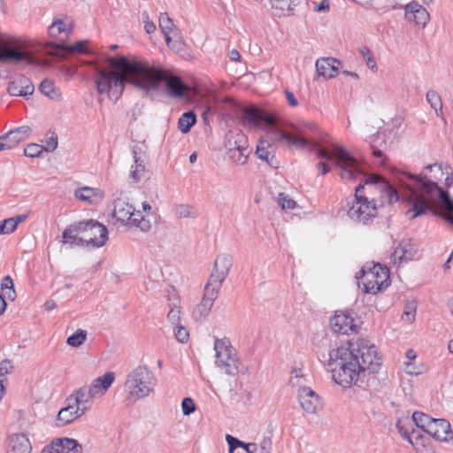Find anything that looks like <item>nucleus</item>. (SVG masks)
<instances>
[{"instance_id": "nucleus-1", "label": "nucleus", "mask_w": 453, "mask_h": 453, "mask_svg": "<svg viewBox=\"0 0 453 453\" xmlns=\"http://www.w3.org/2000/svg\"><path fill=\"white\" fill-rule=\"evenodd\" d=\"M107 63L108 68L95 67L93 80L97 93L106 94L115 102L120 98L127 84L146 93L157 92L165 85L172 97L183 96L188 88L180 77L134 56L110 57Z\"/></svg>"}, {"instance_id": "nucleus-2", "label": "nucleus", "mask_w": 453, "mask_h": 453, "mask_svg": "<svg viewBox=\"0 0 453 453\" xmlns=\"http://www.w3.org/2000/svg\"><path fill=\"white\" fill-rule=\"evenodd\" d=\"M242 125L252 127H271L276 139L283 141L297 148L310 147L317 152L319 157L326 160L335 159L340 167V177L345 180H356L364 177L357 159L342 146L333 145V151L320 148L319 143L310 142L299 128H295L293 134L287 133L276 127V119L273 115L257 107L245 108L242 116Z\"/></svg>"}, {"instance_id": "nucleus-3", "label": "nucleus", "mask_w": 453, "mask_h": 453, "mask_svg": "<svg viewBox=\"0 0 453 453\" xmlns=\"http://www.w3.org/2000/svg\"><path fill=\"white\" fill-rule=\"evenodd\" d=\"M381 357L375 345L365 339L349 342L329 351L327 366L335 383L343 388L355 384L360 373H376L381 366Z\"/></svg>"}, {"instance_id": "nucleus-4", "label": "nucleus", "mask_w": 453, "mask_h": 453, "mask_svg": "<svg viewBox=\"0 0 453 453\" xmlns=\"http://www.w3.org/2000/svg\"><path fill=\"white\" fill-rule=\"evenodd\" d=\"M403 188L402 197L411 204L406 211L411 219H415L431 211L432 204L440 202L449 214L443 218L453 226V200L449 193L438 186L437 182L426 176L421 177L403 172L398 177Z\"/></svg>"}, {"instance_id": "nucleus-5", "label": "nucleus", "mask_w": 453, "mask_h": 453, "mask_svg": "<svg viewBox=\"0 0 453 453\" xmlns=\"http://www.w3.org/2000/svg\"><path fill=\"white\" fill-rule=\"evenodd\" d=\"M157 383L156 375L147 365H138L127 374L124 390L127 399L136 401L152 394Z\"/></svg>"}, {"instance_id": "nucleus-6", "label": "nucleus", "mask_w": 453, "mask_h": 453, "mask_svg": "<svg viewBox=\"0 0 453 453\" xmlns=\"http://www.w3.org/2000/svg\"><path fill=\"white\" fill-rule=\"evenodd\" d=\"M216 365L226 374L235 376L239 372L240 361L236 349L228 338L216 339L214 342Z\"/></svg>"}, {"instance_id": "nucleus-7", "label": "nucleus", "mask_w": 453, "mask_h": 453, "mask_svg": "<svg viewBox=\"0 0 453 453\" xmlns=\"http://www.w3.org/2000/svg\"><path fill=\"white\" fill-rule=\"evenodd\" d=\"M360 283L365 293L376 294L386 288L389 281V271L380 264L372 267L364 266L361 270Z\"/></svg>"}, {"instance_id": "nucleus-8", "label": "nucleus", "mask_w": 453, "mask_h": 453, "mask_svg": "<svg viewBox=\"0 0 453 453\" xmlns=\"http://www.w3.org/2000/svg\"><path fill=\"white\" fill-rule=\"evenodd\" d=\"M0 61L7 63L25 61L30 65H39V60L28 50H24L19 41L4 37H0Z\"/></svg>"}, {"instance_id": "nucleus-9", "label": "nucleus", "mask_w": 453, "mask_h": 453, "mask_svg": "<svg viewBox=\"0 0 453 453\" xmlns=\"http://www.w3.org/2000/svg\"><path fill=\"white\" fill-rule=\"evenodd\" d=\"M364 185L359 184L355 188L354 201L348 210V216L357 222L365 223L376 216L377 209L373 200L369 201L363 195Z\"/></svg>"}, {"instance_id": "nucleus-10", "label": "nucleus", "mask_w": 453, "mask_h": 453, "mask_svg": "<svg viewBox=\"0 0 453 453\" xmlns=\"http://www.w3.org/2000/svg\"><path fill=\"white\" fill-rule=\"evenodd\" d=\"M79 223L84 246L100 248L104 245L108 239V230L105 226L93 219Z\"/></svg>"}, {"instance_id": "nucleus-11", "label": "nucleus", "mask_w": 453, "mask_h": 453, "mask_svg": "<svg viewBox=\"0 0 453 453\" xmlns=\"http://www.w3.org/2000/svg\"><path fill=\"white\" fill-rule=\"evenodd\" d=\"M232 265L233 257L230 255L219 254L214 261L213 270L206 284L220 290Z\"/></svg>"}, {"instance_id": "nucleus-12", "label": "nucleus", "mask_w": 453, "mask_h": 453, "mask_svg": "<svg viewBox=\"0 0 453 453\" xmlns=\"http://www.w3.org/2000/svg\"><path fill=\"white\" fill-rule=\"evenodd\" d=\"M365 185L378 190L380 193L381 198L390 204L399 200V194L395 188L380 175L370 174L366 176L365 178Z\"/></svg>"}, {"instance_id": "nucleus-13", "label": "nucleus", "mask_w": 453, "mask_h": 453, "mask_svg": "<svg viewBox=\"0 0 453 453\" xmlns=\"http://www.w3.org/2000/svg\"><path fill=\"white\" fill-rule=\"evenodd\" d=\"M219 293V289L205 284L203 298L193 311V318L196 321L202 322L209 316Z\"/></svg>"}, {"instance_id": "nucleus-14", "label": "nucleus", "mask_w": 453, "mask_h": 453, "mask_svg": "<svg viewBox=\"0 0 453 453\" xmlns=\"http://www.w3.org/2000/svg\"><path fill=\"white\" fill-rule=\"evenodd\" d=\"M330 326L334 332L342 334L357 333L358 326L352 313L349 311H336L330 319Z\"/></svg>"}, {"instance_id": "nucleus-15", "label": "nucleus", "mask_w": 453, "mask_h": 453, "mask_svg": "<svg viewBox=\"0 0 453 453\" xmlns=\"http://www.w3.org/2000/svg\"><path fill=\"white\" fill-rule=\"evenodd\" d=\"M158 23L166 44L169 47H175V44L180 42L181 39L180 29L173 24V21L166 12L160 13Z\"/></svg>"}, {"instance_id": "nucleus-16", "label": "nucleus", "mask_w": 453, "mask_h": 453, "mask_svg": "<svg viewBox=\"0 0 453 453\" xmlns=\"http://www.w3.org/2000/svg\"><path fill=\"white\" fill-rule=\"evenodd\" d=\"M65 403L66 405L58 411L56 417L55 422L57 426L71 424L87 412L86 407L76 406L73 403H72L68 397Z\"/></svg>"}, {"instance_id": "nucleus-17", "label": "nucleus", "mask_w": 453, "mask_h": 453, "mask_svg": "<svg viewBox=\"0 0 453 453\" xmlns=\"http://www.w3.org/2000/svg\"><path fill=\"white\" fill-rule=\"evenodd\" d=\"M7 91L12 96L27 97L34 93L35 87L29 78L19 74L9 82Z\"/></svg>"}, {"instance_id": "nucleus-18", "label": "nucleus", "mask_w": 453, "mask_h": 453, "mask_svg": "<svg viewBox=\"0 0 453 453\" xmlns=\"http://www.w3.org/2000/svg\"><path fill=\"white\" fill-rule=\"evenodd\" d=\"M409 426H411V421L408 417H401L398 418L395 426L402 435L403 438L406 439L413 448L418 451V446H423V441L425 436L419 433H417L414 428L410 431Z\"/></svg>"}, {"instance_id": "nucleus-19", "label": "nucleus", "mask_w": 453, "mask_h": 453, "mask_svg": "<svg viewBox=\"0 0 453 453\" xmlns=\"http://www.w3.org/2000/svg\"><path fill=\"white\" fill-rule=\"evenodd\" d=\"M298 399L303 410L307 413H315L322 406L319 395L308 387L299 388Z\"/></svg>"}, {"instance_id": "nucleus-20", "label": "nucleus", "mask_w": 453, "mask_h": 453, "mask_svg": "<svg viewBox=\"0 0 453 453\" xmlns=\"http://www.w3.org/2000/svg\"><path fill=\"white\" fill-rule=\"evenodd\" d=\"M417 252L416 245L410 239H404L399 242L391 254V260L395 265L406 263L411 260Z\"/></svg>"}, {"instance_id": "nucleus-21", "label": "nucleus", "mask_w": 453, "mask_h": 453, "mask_svg": "<svg viewBox=\"0 0 453 453\" xmlns=\"http://www.w3.org/2000/svg\"><path fill=\"white\" fill-rule=\"evenodd\" d=\"M134 165H131L129 178L134 183L141 181L146 174L145 155L138 147L133 148Z\"/></svg>"}, {"instance_id": "nucleus-22", "label": "nucleus", "mask_w": 453, "mask_h": 453, "mask_svg": "<svg viewBox=\"0 0 453 453\" xmlns=\"http://www.w3.org/2000/svg\"><path fill=\"white\" fill-rule=\"evenodd\" d=\"M30 133L31 128L28 126H22L1 135L0 140L5 150H11L20 142L26 140L30 135Z\"/></svg>"}, {"instance_id": "nucleus-23", "label": "nucleus", "mask_w": 453, "mask_h": 453, "mask_svg": "<svg viewBox=\"0 0 453 453\" xmlns=\"http://www.w3.org/2000/svg\"><path fill=\"white\" fill-rule=\"evenodd\" d=\"M341 61L334 58H322L316 62V71L318 75L326 79L335 77L339 73Z\"/></svg>"}, {"instance_id": "nucleus-24", "label": "nucleus", "mask_w": 453, "mask_h": 453, "mask_svg": "<svg viewBox=\"0 0 453 453\" xmlns=\"http://www.w3.org/2000/svg\"><path fill=\"white\" fill-rule=\"evenodd\" d=\"M439 441H449V434H452L450 424L444 418H434L427 433Z\"/></svg>"}, {"instance_id": "nucleus-25", "label": "nucleus", "mask_w": 453, "mask_h": 453, "mask_svg": "<svg viewBox=\"0 0 453 453\" xmlns=\"http://www.w3.org/2000/svg\"><path fill=\"white\" fill-rule=\"evenodd\" d=\"M113 217L122 224L127 225V221L133 219L132 213L134 207L131 203L121 197L115 199L113 203Z\"/></svg>"}, {"instance_id": "nucleus-26", "label": "nucleus", "mask_w": 453, "mask_h": 453, "mask_svg": "<svg viewBox=\"0 0 453 453\" xmlns=\"http://www.w3.org/2000/svg\"><path fill=\"white\" fill-rule=\"evenodd\" d=\"M114 373L112 372H107L103 376L94 380L92 384L87 386V388L93 393L96 397L105 394L108 388L111 386L114 381Z\"/></svg>"}, {"instance_id": "nucleus-27", "label": "nucleus", "mask_w": 453, "mask_h": 453, "mask_svg": "<svg viewBox=\"0 0 453 453\" xmlns=\"http://www.w3.org/2000/svg\"><path fill=\"white\" fill-rule=\"evenodd\" d=\"M74 196L79 200L87 202L90 204H96L103 201L104 192L99 188L83 187L75 190Z\"/></svg>"}, {"instance_id": "nucleus-28", "label": "nucleus", "mask_w": 453, "mask_h": 453, "mask_svg": "<svg viewBox=\"0 0 453 453\" xmlns=\"http://www.w3.org/2000/svg\"><path fill=\"white\" fill-rule=\"evenodd\" d=\"M63 242L69 243L71 246H84L81 224L76 222L67 226L63 234Z\"/></svg>"}, {"instance_id": "nucleus-29", "label": "nucleus", "mask_w": 453, "mask_h": 453, "mask_svg": "<svg viewBox=\"0 0 453 453\" xmlns=\"http://www.w3.org/2000/svg\"><path fill=\"white\" fill-rule=\"evenodd\" d=\"M72 403H73L76 406L86 407L87 411L90 409V405L96 396L87 388V386L80 388L73 394L68 396Z\"/></svg>"}, {"instance_id": "nucleus-30", "label": "nucleus", "mask_w": 453, "mask_h": 453, "mask_svg": "<svg viewBox=\"0 0 453 453\" xmlns=\"http://www.w3.org/2000/svg\"><path fill=\"white\" fill-rule=\"evenodd\" d=\"M167 299L169 301V311L167 313V319L173 325H178L180 320V298L174 288L168 291Z\"/></svg>"}, {"instance_id": "nucleus-31", "label": "nucleus", "mask_w": 453, "mask_h": 453, "mask_svg": "<svg viewBox=\"0 0 453 453\" xmlns=\"http://www.w3.org/2000/svg\"><path fill=\"white\" fill-rule=\"evenodd\" d=\"M226 147L227 151L249 147L245 134L241 132H229L226 136Z\"/></svg>"}, {"instance_id": "nucleus-32", "label": "nucleus", "mask_w": 453, "mask_h": 453, "mask_svg": "<svg viewBox=\"0 0 453 453\" xmlns=\"http://www.w3.org/2000/svg\"><path fill=\"white\" fill-rule=\"evenodd\" d=\"M10 447L13 453H30L32 450L30 441L24 434H12L10 437Z\"/></svg>"}, {"instance_id": "nucleus-33", "label": "nucleus", "mask_w": 453, "mask_h": 453, "mask_svg": "<svg viewBox=\"0 0 453 453\" xmlns=\"http://www.w3.org/2000/svg\"><path fill=\"white\" fill-rule=\"evenodd\" d=\"M54 445L58 447L60 453H82L83 447L78 441L71 438H58L54 440Z\"/></svg>"}, {"instance_id": "nucleus-34", "label": "nucleus", "mask_w": 453, "mask_h": 453, "mask_svg": "<svg viewBox=\"0 0 453 453\" xmlns=\"http://www.w3.org/2000/svg\"><path fill=\"white\" fill-rule=\"evenodd\" d=\"M273 148L268 141L263 139L259 140L256 150V155L257 156L258 158L265 161L269 165L273 166Z\"/></svg>"}, {"instance_id": "nucleus-35", "label": "nucleus", "mask_w": 453, "mask_h": 453, "mask_svg": "<svg viewBox=\"0 0 453 453\" xmlns=\"http://www.w3.org/2000/svg\"><path fill=\"white\" fill-rule=\"evenodd\" d=\"M39 90L47 97L54 101H61L62 94L51 80L44 79L39 85Z\"/></svg>"}, {"instance_id": "nucleus-36", "label": "nucleus", "mask_w": 453, "mask_h": 453, "mask_svg": "<svg viewBox=\"0 0 453 453\" xmlns=\"http://www.w3.org/2000/svg\"><path fill=\"white\" fill-rule=\"evenodd\" d=\"M226 440L229 447L228 453H234V449L239 447L243 448L247 453H257L258 450L256 443H245L230 434H226Z\"/></svg>"}, {"instance_id": "nucleus-37", "label": "nucleus", "mask_w": 453, "mask_h": 453, "mask_svg": "<svg viewBox=\"0 0 453 453\" xmlns=\"http://www.w3.org/2000/svg\"><path fill=\"white\" fill-rule=\"evenodd\" d=\"M132 218L134 219L128 220L127 225L134 226L144 233H147L151 229L150 220L142 216L140 211H135L134 209Z\"/></svg>"}, {"instance_id": "nucleus-38", "label": "nucleus", "mask_w": 453, "mask_h": 453, "mask_svg": "<svg viewBox=\"0 0 453 453\" xmlns=\"http://www.w3.org/2000/svg\"><path fill=\"white\" fill-rule=\"evenodd\" d=\"M434 420V418L421 411H414L411 419H410L411 425L412 423L415 424L417 427L422 429L425 433H427Z\"/></svg>"}, {"instance_id": "nucleus-39", "label": "nucleus", "mask_w": 453, "mask_h": 453, "mask_svg": "<svg viewBox=\"0 0 453 453\" xmlns=\"http://www.w3.org/2000/svg\"><path fill=\"white\" fill-rule=\"evenodd\" d=\"M196 114L189 111L188 112L183 113L178 121V127L183 134H187L189 132L191 127L196 124Z\"/></svg>"}, {"instance_id": "nucleus-40", "label": "nucleus", "mask_w": 453, "mask_h": 453, "mask_svg": "<svg viewBox=\"0 0 453 453\" xmlns=\"http://www.w3.org/2000/svg\"><path fill=\"white\" fill-rule=\"evenodd\" d=\"M251 153L250 147L239 149L233 151H227L228 157L235 164L243 165L247 163L248 157Z\"/></svg>"}, {"instance_id": "nucleus-41", "label": "nucleus", "mask_w": 453, "mask_h": 453, "mask_svg": "<svg viewBox=\"0 0 453 453\" xmlns=\"http://www.w3.org/2000/svg\"><path fill=\"white\" fill-rule=\"evenodd\" d=\"M1 290L3 296L13 301L16 298V291L14 289V283L11 276H4L1 282Z\"/></svg>"}, {"instance_id": "nucleus-42", "label": "nucleus", "mask_w": 453, "mask_h": 453, "mask_svg": "<svg viewBox=\"0 0 453 453\" xmlns=\"http://www.w3.org/2000/svg\"><path fill=\"white\" fill-rule=\"evenodd\" d=\"M426 100L430 106L435 111L437 116L442 115V103L440 95L435 90H428Z\"/></svg>"}, {"instance_id": "nucleus-43", "label": "nucleus", "mask_w": 453, "mask_h": 453, "mask_svg": "<svg viewBox=\"0 0 453 453\" xmlns=\"http://www.w3.org/2000/svg\"><path fill=\"white\" fill-rule=\"evenodd\" d=\"M175 214L180 219H195L198 216L197 211L188 204H180L175 207Z\"/></svg>"}, {"instance_id": "nucleus-44", "label": "nucleus", "mask_w": 453, "mask_h": 453, "mask_svg": "<svg viewBox=\"0 0 453 453\" xmlns=\"http://www.w3.org/2000/svg\"><path fill=\"white\" fill-rule=\"evenodd\" d=\"M417 307L418 304L416 301H408L404 305L402 319L408 323H412L415 320Z\"/></svg>"}, {"instance_id": "nucleus-45", "label": "nucleus", "mask_w": 453, "mask_h": 453, "mask_svg": "<svg viewBox=\"0 0 453 453\" xmlns=\"http://www.w3.org/2000/svg\"><path fill=\"white\" fill-rule=\"evenodd\" d=\"M87 339V332L82 329H78L74 334L69 336L66 342L72 347H80Z\"/></svg>"}, {"instance_id": "nucleus-46", "label": "nucleus", "mask_w": 453, "mask_h": 453, "mask_svg": "<svg viewBox=\"0 0 453 453\" xmlns=\"http://www.w3.org/2000/svg\"><path fill=\"white\" fill-rule=\"evenodd\" d=\"M363 5L371 4L377 10L395 8L394 0H358Z\"/></svg>"}, {"instance_id": "nucleus-47", "label": "nucleus", "mask_w": 453, "mask_h": 453, "mask_svg": "<svg viewBox=\"0 0 453 453\" xmlns=\"http://www.w3.org/2000/svg\"><path fill=\"white\" fill-rule=\"evenodd\" d=\"M277 202L282 210H293L297 205L294 199L283 192L279 193Z\"/></svg>"}, {"instance_id": "nucleus-48", "label": "nucleus", "mask_w": 453, "mask_h": 453, "mask_svg": "<svg viewBox=\"0 0 453 453\" xmlns=\"http://www.w3.org/2000/svg\"><path fill=\"white\" fill-rule=\"evenodd\" d=\"M300 0H272V6L280 11H292Z\"/></svg>"}, {"instance_id": "nucleus-49", "label": "nucleus", "mask_w": 453, "mask_h": 453, "mask_svg": "<svg viewBox=\"0 0 453 453\" xmlns=\"http://www.w3.org/2000/svg\"><path fill=\"white\" fill-rule=\"evenodd\" d=\"M411 20L414 21L417 25L422 26L423 27H426V23L429 19V14L426 8L419 9L418 12L416 11V12L411 16Z\"/></svg>"}, {"instance_id": "nucleus-50", "label": "nucleus", "mask_w": 453, "mask_h": 453, "mask_svg": "<svg viewBox=\"0 0 453 453\" xmlns=\"http://www.w3.org/2000/svg\"><path fill=\"white\" fill-rule=\"evenodd\" d=\"M359 53L364 58V59L365 60L366 65L370 69L373 70V69L377 68L376 61L368 47H366V46L361 47L359 49Z\"/></svg>"}, {"instance_id": "nucleus-51", "label": "nucleus", "mask_w": 453, "mask_h": 453, "mask_svg": "<svg viewBox=\"0 0 453 453\" xmlns=\"http://www.w3.org/2000/svg\"><path fill=\"white\" fill-rule=\"evenodd\" d=\"M43 152L42 146L35 143H31L24 150L25 156L28 157H39Z\"/></svg>"}, {"instance_id": "nucleus-52", "label": "nucleus", "mask_w": 453, "mask_h": 453, "mask_svg": "<svg viewBox=\"0 0 453 453\" xmlns=\"http://www.w3.org/2000/svg\"><path fill=\"white\" fill-rule=\"evenodd\" d=\"M17 228L14 219L9 218L0 223V234H11Z\"/></svg>"}, {"instance_id": "nucleus-53", "label": "nucleus", "mask_w": 453, "mask_h": 453, "mask_svg": "<svg viewBox=\"0 0 453 453\" xmlns=\"http://www.w3.org/2000/svg\"><path fill=\"white\" fill-rule=\"evenodd\" d=\"M181 410L185 416H188L196 411V404L192 398L185 397L181 403Z\"/></svg>"}, {"instance_id": "nucleus-54", "label": "nucleus", "mask_w": 453, "mask_h": 453, "mask_svg": "<svg viewBox=\"0 0 453 453\" xmlns=\"http://www.w3.org/2000/svg\"><path fill=\"white\" fill-rule=\"evenodd\" d=\"M175 338L180 342H186L188 340L189 334L186 327L179 326L174 332Z\"/></svg>"}, {"instance_id": "nucleus-55", "label": "nucleus", "mask_w": 453, "mask_h": 453, "mask_svg": "<svg viewBox=\"0 0 453 453\" xmlns=\"http://www.w3.org/2000/svg\"><path fill=\"white\" fill-rule=\"evenodd\" d=\"M58 136L55 134H52L50 137L46 139V144L43 148L45 151H54L58 147Z\"/></svg>"}, {"instance_id": "nucleus-56", "label": "nucleus", "mask_w": 453, "mask_h": 453, "mask_svg": "<svg viewBox=\"0 0 453 453\" xmlns=\"http://www.w3.org/2000/svg\"><path fill=\"white\" fill-rule=\"evenodd\" d=\"M60 49H63L68 52H85L86 51V43L85 42H78L73 46H62L59 47Z\"/></svg>"}, {"instance_id": "nucleus-57", "label": "nucleus", "mask_w": 453, "mask_h": 453, "mask_svg": "<svg viewBox=\"0 0 453 453\" xmlns=\"http://www.w3.org/2000/svg\"><path fill=\"white\" fill-rule=\"evenodd\" d=\"M423 8V6H421L420 4H418V3L416 2H412L409 4L406 5L405 7V15H406V18L409 19V20H411V16L417 12L419 11V9Z\"/></svg>"}, {"instance_id": "nucleus-58", "label": "nucleus", "mask_w": 453, "mask_h": 453, "mask_svg": "<svg viewBox=\"0 0 453 453\" xmlns=\"http://www.w3.org/2000/svg\"><path fill=\"white\" fill-rule=\"evenodd\" d=\"M404 370H405V372L410 375H418L423 372V370L421 367L416 366L413 364H411V362L405 363Z\"/></svg>"}, {"instance_id": "nucleus-59", "label": "nucleus", "mask_w": 453, "mask_h": 453, "mask_svg": "<svg viewBox=\"0 0 453 453\" xmlns=\"http://www.w3.org/2000/svg\"><path fill=\"white\" fill-rule=\"evenodd\" d=\"M13 366L12 362L8 359H4L0 363V376H4L11 372Z\"/></svg>"}, {"instance_id": "nucleus-60", "label": "nucleus", "mask_w": 453, "mask_h": 453, "mask_svg": "<svg viewBox=\"0 0 453 453\" xmlns=\"http://www.w3.org/2000/svg\"><path fill=\"white\" fill-rule=\"evenodd\" d=\"M259 453H271L272 441L268 437H265L259 444Z\"/></svg>"}, {"instance_id": "nucleus-61", "label": "nucleus", "mask_w": 453, "mask_h": 453, "mask_svg": "<svg viewBox=\"0 0 453 453\" xmlns=\"http://www.w3.org/2000/svg\"><path fill=\"white\" fill-rule=\"evenodd\" d=\"M55 22H56V26L60 33H63V32L70 33L72 31V27H71L72 26L67 25L63 20L58 19Z\"/></svg>"}, {"instance_id": "nucleus-62", "label": "nucleus", "mask_w": 453, "mask_h": 453, "mask_svg": "<svg viewBox=\"0 0 453 453\" xmlns=\"http://www.w3.org/2000/svg\"><path fill=\"white\" fill-rule=\"evenodd\" d=\"M286 98L289 105L295 107L298 105V101L294 96V94L288 90L285 91Z\"/></svg>"}, {"instance_id": "nucleus-63", "label": "nucleus", "mask_w": 453, "mask_h": 453, "mask_svg": "<svg viewBox=\"0 0 453 453\" xmlns=\"http://www.w3.org/2000/svg\"><path fill=\"white\" fill-rule=\"evenodd\" d=\"M42 453H60L58 447L57 445H54V440L50 445H46L42 450Z\"/></svg>"}, {"instance_id": "nucleus-64", "label": "nucleus", "mask_w": 453, "mask_h": 453, "mask_svg": "<svg viewBox=\"0 0 453 453\" xmlns=\"http://www.w3.org/2000/svg\"><path fill=\"white\" fill-rule=\"evenodd\" d=\"M48 33L50 36H53V37H57L59 34H61L59 32V30L58 29L57 26H56V22L54 21L51 26L49 27L48 29Z\"/></svg>"}]
</instances>
